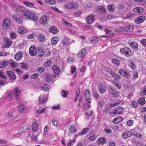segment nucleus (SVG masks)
Segmentation results:
<instances>
[{
    "label": "nucleus",
    "mask_w": 146,
    "mask_h": 146,
    "mask_svg": "<svg viewBox=\"0 0 146 146\" xmlns=\"http://www.w3.org/2000/svg\"><path fill=\"white\" fill-rule=\"evenodd\" d=\"M79 5L76 2H68L64 6L65 8L77 9L78 8Z\"/></svg>",
    "instance_id": "nucleus-4"
},
{
    "label": "nucleus",
    "mask_w": 146,
    "mask_h": 146,
    "mask_svg": "<svg viewBox=\"0 0 146 146\" xmlns=\"http://www.w3.org/2000/svg\"><path fill=\"white\" fill-rule=\"evenodd\" d=\"M46 80L48 82L51 81L52 79V76L50 75H47L45 77Z\"/></svg>",
    "instance_id": "nucleus-51"
},
{
    "label": "nucleus",
    "mask_w": 146,
    "mask_h": 146,
    "mask_svg": "<svg viewBox=\"0 0 146 146\" xmlns=\"http://www.w3.org/2000/svg\"><path fill=\"white\" fill-rule=\"evenodd\" d=\"M89 129L88 128H84L83 129L82 131L79 133V135H83L89 131Z\"/></svg>",
    "instance_id": "nucleus-41"
},
{
    "label": "nucleus",
    "mask_w": 146,
    "mask_h": 146,
    "mask_svg": "<svg viewBox=\"0 0 146 146\" xmlns=\"http://www.w3.org/2000/svg\"><path fill=\"white\" fill-rule=\"evenodd\" d=\"M134 29V27L131 25L127 26L124 28V30L125 31L129 32H132Z\"/></svg>",
    "instance_id": "nucleus-31"
},
{
    "label": "nucleus",
    "mask_w": 146,
    "mask_h": 146,
    "mask_svg": "<svg viewBox=\"0 0 146 146\" xmlns=\"http://www.w3.org/2000/svg\"><path fill=\"white\" fill-rule=\"evenodd\" d=\"M12 42L11 40L9 38H5L4 39V43L2 46L4 48H8L11 44Z\"/></svg>",
    "instance_id": "nucleus-7"
},
{
    "label": "nucleus",
    "mask_w": 146,
    "mask_h": 146,
    "mask_svg": "<svg viewBox=\"0 0 146 146\" xmlns=\"http://www.w3.org/2000/svg\"><path fill=\"white\" fill-rule=\"evenodd\" d=\"M28 30L24 27H20L18 29L17 31L21 34H24L27 32Z\"/></svg>",
    "instance_id": "nucleus-18"
},
{
    "label": "nucleus",
    "mask_w": 146,
    "mask_h": 146,
    "mask_svg": "<svg viewBox=\"0 0 146 146\" xmlns=\"http://www.w3.org/2000/svg\"><path fill=\"white\" fill-rule=\"evenodd\" d=\"M129 66L132 70H135L136 69V66L133 62H131Z\"/></svg>",
    "instance_id": "nucleus-64"
},
{
    "label": "nucleus",
    "mask_w": 146,
    "mask_h": 146,
    "mask_svg": "<svg viewBox=\"0 0 146 146\" xmlns=\"http://www.w3.org/2000/svg\"><path fill=\"white\" fill-rule=\"evenodd\" d=\"M11 23V20L8 18L3 19L2 21V29L4 31H7Z\"/></svg>",
    "instance_id": "nucleus-2"
},
{
    "label": "nucleus",
    "mask_w": 146,
    "mask_h": 146,
    "mask_svg": "<svg viewBox=\"0 0 146 146\" xmlns=\"http://www.w3.org/2000/svg\"><path fill=\"white\" fill-rule=\"evenodd\" d=\"M23 15H22L16 14L14 15L13 19L18 23H21L23 22Z\"/></svg>",
    "instance_id": "nucleus-6"
},
{
    "label": "nucleus",
    "mask_w": 146,
    "mask_h": 146,
    "mask_svg": "<svg viewBox=\"0 0 146 146\" xmlns=\"http://www.w3.org/2000/svg\"><path fill=\"white\" fill-rule=\"evenodd\" d=\"M124 29L123 27H118L115 30V31L117 32H121L123 31Z\"/></svg>",
    "instance_id": "nucleus-55"
},
{
    "label": "nucleus",
    "mask_w": 146,
    "mask_h": 146,
    "mask_svg": "<svg viewBox=\"0 0 146 146\" xmlns=\"http://www.w3.org/2000/svg\"><path fill=\"white\" fill-rule=\"evenodd\" d=\"M39 76V75L36 73H34L33 74H32L30 76V78L32 79H35L38 78Z\"/></svg>",
    "instance_id": "nucleus-54"
},
{
    "label": "nucleus",
    "mask_w": 146,
    "mask_h": 146,
    "mask_svg": "<svg viewBox=\"0 0 146 146\" xmlns=\"http://www.w3.org/2000/svg\"><path fill=\"white\" fill-rule=\"evenodd\" d=\"M76 130V129L74 127H73L72 126L69 129V131L70 132L72 133H75Z\"/></svg>",
    "instance_id": "nucleus-58"
},
{
    "label": "nucleus",
    "mask_w": 146,
    "mask_h": 146,
    "mask_svg": "<svg viewBox=\"0 0 146 146\" xmlns=\"http://www.w3.org/2000/svg\"><path fill=\"white\" fill-rule=\"evenodd\" d=\"M111 94L114 97H115L118 96V93L116 92L115 90H113L112 91Z\"/></svg>",
    "instance_id": "nucleus-61"
},
{
    "label": "nucleus",
    "mask_w": 146,
    "mask_h": 146,
    "mask_svg": "<svg viewBox=\"0 0 146 146\" xmlns=\"http://www.w3.org/2000/svg\"><path fill=\"white\" fill-rule=\"evenodd\" d=\"M95 19V18L94 15L93 14H90L86 17V21L88 24H90L93 22Z\"/></svg>",
    "instance_id": "nucleus-9"
},
{
    "label": "nucleus",
    "mask_w": 146,
    "mask_h": 146,
    "mask_svg": "<svg viewBox=\"0 0 146 146\" xmlns=\"http://www.w3.org/2000/svg\"><path fill=\"white\" fill-rule=\"evenodd\" d=\"M123 119V118L121 116L118 117L113 120V122L115 123H117L121 122Z\"/></svg>",
    "instance_id": "nucleus-29"
},
{
    "label": "nucleus",
    "mask_w": 146,
    "mask_h": 146,
    "mask_svg": "<svg viewBox=\"0 0 146 146\" xmlns=\"http://www.w3.org/2000/svg\"><path fill=\"white\" fill-rule=\"evenodd\" d=\"M21 92L20 89L18 88H16L15 89L13 92V95L17 98L20 95Z\"/></svg>",
    "instance_id": "nucleus-24"
},
{
    "label": "nucleus",
    "mask_w": 146,
    "mask_h": 146,
    "mask_svg": "<svg viewBox=\"0 0 146 146\" xmlns=\"http://www.w3.org/2000/svg\"><path fill=\"white\" fill-rule=\"evenodd\" d=\"M37 51V48L34 45H32L29 49V53L31 56H33L36 54Z\"/></svg>",
    "instance_id": "nucleus-10"
},
{
    "label": "nucleus",
    "mask_w": 146,
    "mask_h": 146,
    "mask_svg": "<svg viewBox=\"0 0 146 146\" xmlns=\"http://www.w3.org/2000/svg\"><path fill=\"white\" fill-rule=\"evenodd\" d=\"M145 19V17L144 16H141L137 17L135 19V22L137 24H140L143 22Z\"/></svg>",
    "instance_id": "nucleus-19"
},
{
    "label": "nucleus",
    "mask_w": 146,
    "mask_h": 146,
    "mask_svg": "<svg viewBox=\"0 0 146 146\" xmlns=\"http://www.w3.org/2000/svg\"><path fill=\"white\" fill-rule=\"evenodd\" d=\"M24 14L25 16L30 20H32L34 21L37 20V17L36 15L29 11H25Z\"/></svg>",
    "instance_id": "nucleus-3"
},
{
    "label": "nucleus",
    "mask_w": 146,
    "mask_h": 146,
    "mask_svg": "<svg viewBox=\"0 0 146 146\" xmlns=\"http://www.w3.org/2000/svg\"><path fill=\"white\" fill-rule=\"evenodd\" d=\"M38 125L37 121H33L32 125V129L34 132H36L38 129Z\"/></svg>",
    "instance_id": "nucleus-16"
},
{
    "label": "nucleus",
    "mask_w": 146,
    "mask_h": 146,
    "mask_svg": "<svg viewBox=\"0 0 146 146\" xmlns=\"http://www.w3.org/2000/svg\"><path fill=\"white\" fill-rule=\"evenodd\" d=\"M47 97L44 95H40L39 98V103L40 104H43L46 102Z\"/></svg>",
    "instance_id": "nucleus-13"
},
{
    "label": "nucleus",
    "mask_w": 146,
    "mask_h": 146,
    "mask_svg": "<svg viewBox=\"0 0 146 146\" xmlns=\"http://www.w3.org/2000/svg\"><path fill=\"white\" fill-rule=\"evenodd\" d=\"M126 52L125 55L127 57L130 56L131 55V53L129 48H128L127 50H126Z\"/></svg>",
    "instance_id": "nucleus-56"
},
{
    "label": "nucleus",
    "mask_w": 146,
    "mask_h": 146,
    "mask_svg": "<svg viewBox=\"0 0 146 146\" xmlns=\"http://www.w3.org/2000/svg\"><path fill=\"white\" fill-rule=\"evenodd\" d=\"M115 9V7L112 4L110 5L107 7V9L111 12H113L114 11Z\"/></svg>",
    "instance_id": "nucleus-38"
},
{
    "label": "nucleus",
    "mask_w": 146,
    "mask_h": 146,
    "mask_svg": "<svg viewBox=\"0 0 146 146\" xmlns=\"http://www.w3.org/2000/svg\"><path fill=\"white\" fill-rule=\"evenodd\" d=\"M8 117L9 118L13 117L15 118L17 117V115L15 111H11L8 113Z\"/></svg>",
    "instance_id": "nucleus-33"
},
{
    "label": "nucleus",
    "mask_w": 146,
    "mask_h": 146,
    "mask_svg": "<svg viewBox=\"0 0 146 146\" xmlns=\"http://www.w3.org/2000/svg\"><path fill=\"white\" fill-rule=\"evenodd\" d=\"M112 82L115 84V85L119 89H120L121 88V86L119 84L117 83L118 81L116 80H114L112 81Z\"/></svg>",
    "instance_id": "nucleus-48"
},
{
    "label": "nucleus",
    "mask_w": 146,
    "mask_h": 146,
    "mask_svg": "<svg viewBox=\"0 0 146 146\" xmlns=\"http://www.w3.org/2000/svg\"><path fill=\"white\" fill-rule=\"evenodd\" d=\"M7 75L12 80H15L16 78V76L14 73L11 71H7L6 72Z\"/></svg>",
    "instance_id": "nucleus-11"
},
{
    "label": "nucleus",
    "mask_w": 146,
    "mask_h": 146,
    "mask_svg": "<svg viewBox=\"0 0 146 146\" xmlns=\"http://www.w3.org/2000/svg\"><path fill=\"white\" fill-rule=\"evenodd\" d=\"M37 55L38 57H41L43 56L44 54V53L42 50V48L40 47H37Z\"/></svg>",
    "instance_id": "nucleus-20"
},
{
    "label": "nucleus",
    "mask_w": 146,
    "mask_h": 146,
    "mask_svg": "<svg viewBox=\"0 0 146 146\" xmlns=\"http://www.w3.org/2000/svg\"><path fill=\"white\" fill-rule=\"evenodd\" d=\"M133 11L139 13H142L144 11L143 9L141 7H137L133 9Z\"/></svg>",
    "instance_id": "nucleus-28"
},
{
    "label": "nucleus",
    "mask_w": 146,
    "mask_h": 146,
    "mask_svg": "<svg viewBox=\"0 0 146 146\" xmlns=\"http://www.w3.org/2000/svg\"><path fill=\"white\" fill-rule=\"evenodd\" d=\"M38 39L41 42H43L45 40V36L44 35L40 34L37 35Z\"/></svg>",
    "instance_id": "nucleus-34"
},
{
    "label": "nucleus",
    "mask_w": 146,
    "mask_h": 146,
    "mask_svg": "<svg viewBox=\"0 0 146 146\" xmlns=\"http://www.w3.org/2000/svg\"><path fill=\"white\" fill-rule=\"evenodd\" d=\"M46 108H43L42 109L40 108L36 110V112L38 114H40L42 113H44L45 111Z\"/></svg>",
    "instance_id": "nucleus-53"
},
{
    "label": "nucleus",
    "mask_w": 146,
    "mask_h": 146,
    "mask_svg": "<svg viewBox=\"0 0 146 146\" xmlns=\"http://www.w3.org/2000/svg\"><path fill=\"white\" fill-rule=\"evenodd\" d=\"M76 140L75 139H74L72 140H70L67 143V145L68 146H71L72 145L76 142Z\"/></svg>",
    "instance_id": "nucleus-57"
},
{
    "label": "nucleus",
    "mask_w": 146,
    "mask_h": 146,
    "mask_svg": "<svg viewBox=\"0 0 146 146\" xmlns=\"http://www.w3.org/2000/svg\"><path fill=\"white\" fill-rule=\"evenodd\" d=\"M16 10L18 11H23L24 9V7L22 6H17L16 7Z\"/></svg>",
    "instance_id": "nucleus-50"
},
{
    "label": "nucleus",
    "mask_w": 146,
    "mask_h": 146,
    "mask_svg": "<svg viewBox=\"0 0 146 146\" xmlns=\"http://www.w3.org/2000/svg\"><path fill=\"white\" fill-rule=\"evenodd\" d=\"M106 142V139L105 137H100L97 140L96 142L98 144L103 145Z\"/></svg>",
    "instance_id": "nucleus-22"
},
{
    "label": "nucleus",
    "mask_w": 146,
    "mask_h": 146,
    "mask_svg": "<svg viewBox=\"0 0 146 146\" xmlns=\"http://www.w3.org/2000/svg\"><path fill=\"white\" fill-rule=\"evenodd\" d=\"M51 62L50 60H47L44 63V66L46 68L50 66L51 65Z\"/></svg>",
    "instance_id": "nucleus-49"
},
{
    "label": "nucleus",
    "mask_w": 146,
    "mask_h": 146,
    "mask_svg": "<svg viewBox=\"0 0 146 146\" xmlns=\"http://www.w3.org/2000/svg\"><path fill=\"white\" fill-rule=\"evenodd\" d=\"M49 31L51 33L54 34H56L59 32V30L55 26L51 27L49 29Z\"/></svg>",
    "instance_id": "nucleus-26"
},
{
    "label": "nucleus",
    "mask_w": 146,
    "mask_h": 146,
    "mask_svg": "<svg viewBox=\"0 0 146 146\" xmlns=\"http://www.w3.org/2000/svg\"><path fill=\"white\" fill-rule=\"evenodd\" d=\"M86 50L85 49H82L77 54V56L79 58H83L85 57L86 54Z\"/></svg>",
    "instance_id": "nucleus-17"
},
{
    "label": "nucleus",
    "mask_w": 146,
    "mask_h": 146,
    "mask_svg": "<svg viewBox=\"0 0 146 146\" xmlns=\"http://www.w3.org/2000/svg\"><path fill=\"white\" fill-rule=\"evenodd\" d=\"M25 109V106L23 104L20 105L18 108L19 111L20 112H22Z\"/></svg>",
    "instance_id": "nucleus-47"
},
{
    "label": "nucleus",
    "mask_w": 146,
    "mask_h": 146,
    "mask_svg": "<svg viewBox=\"0 0 146 146\" xmlns=\"http://www.w3.org/2000/svg\"><path fill=\"white\" fill-rule=\"evenodd\" d=\"M139 103L143 105L145 104V98H140L139 100Z\"/></svg>",
    "instance_id": "nucleus-60"
},
{
    "label": "nucleus",
    "mask_w": 146,
    "mask_h": 146,
    "mask_svg": "<svg viewBox=\"0 0 146 146\" xmlns=\"http://www.w3.org/2000/svg\"><path fill=\"white\" fill-rule=\"evenodd\" d=\"M96 11L98 13L101 14L106 13L105 8L103 6H98L97 7L96 9Z\"/></svg>",
    "instance_id": "nucleus-15"
},
{
    "label": "nucleus",
    "mask_w": 146,
    "mask_h": 146,
    "mask_svg": "<svg viewBox=\"0 0 146 146\" xmlns=\"http://www.w3.org/2000/svg\"><path fill=\"white\" fill-rule=\"evenodd\" d=\"M118 73L119 74L125 76L127 78H129L130 77V75L129 73L125 70H119Z\"/></svg>",
    "instance_id": "nucleus-14"
},
{
    "label": "nucleus",
    "mask_w": 146,
    "mask_h": 146,
    "mask_svg": "<svg viewBox=\"0 0 146 146\" xmlns=\"http://www.w3.org/2000/svg\"><path fill=\"white\" fill-rule=\"evenodd\" d=\"M8 63V62L7 61L1 62H0V68H4L6 67Z\"/></svg>",
    "instance_id": "nucleus-40"
},
{
    "label": "nucleus",
    "mask_w": 146,
    "mask_h": 146,
    "mask_svg": "<svg viewBox=\"0 0 146 146\" xmlns=\"http://www.w3.org/2000/svg\"><path fill=\"white\" fill-rule=\"evenodd\" d=\"M45 3L50 5H54L56 3V1L55 0H45Z\"/></svg>",
    "instance_id": "nucleus-37"
},
{
    "label": "nucleus",
    "mask_w": 146,
    "mask_h": 146,
    "mask_svg": "<svg viewBox=\"0 0 146 146\" xmlns=\"http://www.w3.org/2000/svg\"><path fill=\"white\" fill-rule=\"evenodd\" d=\"M20 66L23 69H27L29 67V65L28 64L23 62L20 63Z\"/></svg>",
    "instance_id": "nucleus-43"
},
{
    "label": "nucleus",
    "mask_w": 146,
    "mask_h": 146,
    "mask_svg": "<svg viewBox=\"0 0 146 146\" xmlns=\"http://www.w3.org/2000/svg\"><path fill=\"white\" fill-rule=\"evenodd\" d=\"M58 38L57 37H53L51 40L52 44L54 45L56 44L58 41Z\"/></svg>",
    "instance_id": "nucleus-45"
},
{
    "label": "nucleus",
    "mask_w": 146,
    "mask_h": 146,
    "mask_svg": "<svg viewBox=\"0 0 146 146\" xmlns=\"http://www.w3.org/2000/svg\"><path fill=\"white\" fill-rule=\"evenodd\" d=\"M23 57V54L22 52H19L16 54L15 56V58L17 61L20 60Z\"/></svg>",
    "instance_id": "nucleus-25"
},
{
    "label": "nucleus",
    "mask_w": 146,
    "mask_h": 146,
    "mask_svg": "<svg viewBox=\"0 0 146 146\" xmlns=\"http://www.w3.org/2000/svg\"><path fill=\"white\" fill-rule=\"evenodd\" d=\"M23 3L27 7H33L34 4L32 3L26 1L23 2Z\"/></svg>",
    "instance_id": "nucleus-36"
},
{
    "label": "nucleus",
    "mask_w": 146,
    "mask_h": 146,
    "mask_svg": "<svg viewBox=\"0 0 146 146\" xmlns=\"http://www.w3.org/2000/svg\"><path fill=\"white\" fill-rule=\"evenodd\" d=\"M68 92L65 90H62L61 92V94L63 98H66L67 95L68 94Z\"/></svg>",
    "instance_id": "nucleus-52"
},
{
    "label": "nucleus",
    "mask_w": 146,
    "mask_h": 146,
    "mask_svg": "<svg viewBox=\"0 0 146 146\" xmlns=\"http://www.w3.org/2000/svg\"><path fill=\"white\" fill-rule=\"evenodd\" d=\"M62 21L64 24L65 26H66L68 27H71L73 28V26L71 24L64 19H62Z\"/></svg>",
    "instance_id": "nucleus-44"
},
{
    "label": "nucleus",
    "mask_w": 146,
    "mask_h": 146,
    "mask_svg": "<svg viewBox=\"0 0 146 146\" xmlns=\"http://www.w3.org/2000/svg\"><path fill=\"white\" fill-rule=\"evenodd\" d=\"M52 69L54 73L56 74H58L60 72V69L57 66L54 65L52 67Z\"/></svg>",
    "instance_id": "nucleus-32"
},
{
    "label": "nucleus",
    "mask_w": 146,
    "mask_h": 146,
    "mask_svg": "<svg viewBox=\"0 0 146 146\" xmlns=\"http://www.w3.org/2000/svg\"><path fill=\"white\" fill-rule=\"evenodd\" d=\"M112 62L117 66H119L120 63V60H118L116 58H114L112 59Z\"/></svg>",
    "instance_id": "nucleus-46"
},
{
    "label": "nucleus",
    "mask_w": 146,
    "mask_h": 146,
    "mask_svg": "<svg viewBox=\"0 0 146 146\" xmlns=\"http://www.w3.org/2000/svg\"><path fill=\"white\" fill-rule=\"evenodd\" d=\"M50 86L48 84H44L42 87V90L45 92H48L50 89Z\"/></svg>",
    "instance_id": "nucleus-39"
},
{
    "label": "nucleus",
    "mask_w": 146,
    "mask_h": 146,
    "mask_svg": "<svg viewBox=\"0 0 146 146\" xmlns=\"http://www.w3.org/2000/svg\"><path fill=\"white\" fill-rule=\"evenodd\" d=\"M98 38L97 37L94 36L91 40L90 42L93 44H96L98 42Z\"/></svg>",
    "instance_id": "nucleus-42"
},
{
    "label": "nucleus",
    "mask_w": 146,
    "mask_h": 146,
    "mask_svg": "<svg viewBox=\"0 0 146 146\" xmlns=\"http://www.w3.org/2000/svg\"><path fill=\"white\" fill-rule=\"evenodd\" d=\"M99 91L102 94H103L106 91L105 87L102 84H100L99 86Z\"/></svg>",
    "instance_id": "nucleus-21"
},
{
    "label": "nucleus",
    "mask_w": 146,
    "mask_h": 146,
    "mask_svg": "<svg viewBox=\"0 0 146 146\" xmlns=\"http://www.w3.org/2000/svg\"><path fill=\"white\" fill-rule=\"evenodd\" d=\"M128 48L127 47H125L123 48H121L120 49V51L122 54H125L126 52V50H127Z\"/></svg>",
    "instance_id": "nucleus-62"
},
{
    "label": "nucleus",
    "mask_w": 146,
    "mask_h": 146,
    "mask_svg": "<svg viewBox=\"0 0 146 146\" xmlns=\"http://www.w3.org/2000/svg\"><path fill=\"white\" fill-rule=\"evenodd\" d=\"M30 128L27 126H24L21 128L19 130V133L11 136V138L13 139L14 138L18 137V135H20V134L23 132H27L29 131Z\"/></svg>",
    "instance_id": "nucleus-5"
},
{
    "label": "nucleus",
    "mask_w": 146,
    "mask_h": 146,
    "mask_svg": "<svg viewBox=\"0 0 146 146\" xmlns=\"http://www.w3.org/2000/svg\"><path fill=\"white\" fill-rule=\"evenodd\" d=\"M82 13V12L81 11L79 10L75 12L74 13V15L76 17H78Z\"/></svg>",
    "instance_id": "nucleus-59"
},
{
    "label": "nucleus",
    "mask_w": 146,
    "mask_h": 146,
    "mask_svg": "<svg viewBox=\"0 0 146 146\" xmlns=\"http://www.w3.org/2000/svg\"><path fill=\"white\" fill-rule=\"evenodd\" d=\"M70 39L67 38H65L62 41L61 43H62L63 45L65 46H67L69 44H70Z\"/></svg>",
    "instance_id": "nucleus-30"
},
{
    "label": "nucleus",
    "mask_w": 146,
    "mask_h": 146,
    "mask_svg": "<svg viewBox=\"0 0 146 146\" xmlns=\"http://www.w3.org/2000/svg\"><path fill=\"white\" fill-rule=\"evenodd\" d=\"M134 135V133L130 131H126L123 133L122 134V137L125 138H129Z\"/></svg>",
    "instance_id": "nucleus-12"
},
{
    "label": "nucleus",
    "mask_w": 146,
    "mask_h": 146,
    "mask_svg": "<svg viewBox=\"0 0 146 146\" xmlns=\"http://www.w3.org/2000/svg\"><path fill=\"white\" fill-rule=\"evenodd\" d=\"M129 44L132 48L137 50L138 49V44L137 43L135 42H132L129 43Z\"/></svg>",
    "instance_id": "nucleus-27"
},
{
    "label": "nucleus",
    "mask_w": 146,
    "mask_h": 146,
    "mask_svg": "<svg viewBox=\"0 0 146 146\" xmlns=\"http://www.w3.org/2000/svg\"><path fill=\"white\" fill-rule=\"evenodd\" d=\"M49 18L46 15L41 17L39 19L40 23L44 25L47 24Z\"/></svg>",
    "instance_id": "nucleus-8"
},
{
    "label": "nucleus",
    "mask_w": 146,
    "mask_h": 146,
    "mask_svg": "<svg viewBox=\"0 0 146 146\" xmlns=\"http://www.w3.org/2000/svg\"><path fill=\"white\" fill-rule=\"evenodd\" d=\"M16 36L15 33L13 31H11L10 32V37L11 38H13Z\"/></svg>",
    "instance_id": "nucleus-63"
},
{
    "label": "nucleus",
    "mask_w": 146,
    "mask_h": 146,
    "mask_svg": "<svg viewBox=\"0 0 146 146\" xmlns=\"http://www.w3.org/2000/svg\"><path fill=\"white\" fill-rule=\"evenodd\" d=\"M122 108H118L117 109H113V113H114V114H120L122 112Z\"/></svg>",
    "instance_id": "nucleus-35"
},
{
    "label": "nucleus",
    "mask_w": 146,
    "mask_h": 146,
    "mask_svg": "<svg viewBox=\"0 0 146 146\" xmlns=\"http://www.w3.org/2000/svg\"><path fill=\"white\" fill-rule=\"evenodd\" d=\"M88 135L89 136L88 139L90 141H94L96 140L98 137L97 135L94 134H91V133H90Z\"/></svg>",
    "instance_id": "nucleus-23"
},
{
    "label": "nucleus",
    "mask_w": 146,
    "mask_h": 146,
    "mask_svg": "<svg viewBox=\"0 0 146 146\" xmlns=\"http://www.w3.org/2000/svg\"><path fill=\"white\" fill-rule=\"evenodd\" d=\"M90 92V90L88 89L86 90L84 92V96L86 100L85 104L83 106L84 110H86L90 107V104L91 101L90 100V99L91 96Z\"/></svg>",
    "instance_id": "nucleus-1"
}]
</instances>
